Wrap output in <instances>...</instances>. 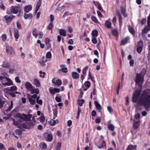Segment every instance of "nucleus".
<instances>
[{"label":"nucleus","mask_w":150,"mask_h":150,"mask_svg":"<svg viewBox=\"0 0 150 150\" xmlns=\"http://www.w3.org/2000/svg\"><path fill=\"white\" fill-rule=\"evenodd\" d=\"M141 93L140 90L136 91L133 96L132 101L135 103L138 100V104L143 105L146 110H149L150 109V91L149 90L144 91L139 99Z\"/></svg>","instance_id":"1"},{"label":"nucleus","mask_w":150,"mask_h":150,"mask_svg":"<svg viewBox=\"0 0 150 150\" xmlns=\"http://www.w3.org/2000/svg\"><path fill=\"white\" fill-rule=\"evenodd\" d=\"M146 70L145 69H142L141 73L137 74L135 82L137 83H142L144 81V77L146 73Z\"/></svg>","instance_id":"2"},{"label":"nucleus","mask_w":150,"mask_h":150,"mask_svg":"<svg viewBox=\"0 0 150 150\" xmlns=\"http://www.w3.org/2000/svg\"><path fill=\"white\" fill-rule=\"evenodd\" d=\"M0 80L3 85L6 86H10L13 85V83L10 79L9 78L1 76Z\"/></svg>","instance_id":"3"},{"label":"nucleus","mask_w":150,"mask_h":150,"mask_svg":"<svg viewBox=\"0 0 150 150\" xmlns=\"http://www.w3.org/2000/svg\"><path fill=\"white\" fill-rule=\"evenodd\" d=\"M15 117L20 118L25 121H27L31 118L32 117L31 114H21L18 113L15 115Z\"/></svg>","instance_id":"4"},{"label":"nucleus","mask_w":150,"mask_h":150,"mask_svg":"<svg viewBox=\"0 0 150 150\" xmlns=\"http://www.w3.org/2000/svg\"><path fill=\"white\" fill-rule=\"evenodd\" d=\"M9 11L7 9L6 11L7 14H10L11 13L17 14L19 11V7L17 6H12L11 7Z\"/></svg>","instance_id":"5"},{"label":"nucleus","mask_w":150,"mask_h":150,"mask_svg":"<svg viewBox=\"0 0 150 150\" xmlns=\"http://www.w3.org/2000/svg\"><path fill=\"white\" fill-rule=\"evenodd\" d=\"M6 51L7 54L10 56L12 57L15 55L14 50L13 47L11 46H6Z\"/></svg>","instance_id":"6"},{"label":"nucleus","mask_w":150,"mask_h":150,"mask_svg":"<svg viewBox=\"0 0 150 150\" xmlns=\"http://www.w3.org/2000/svg\"><path fill=\"white\" fill-rule=\"evenodd\" d=\"M147 26H145L142 30V32L143 33H146L150 30V14L147 18Z\"/></svg>","instance_id":"7"},{"label":"nucleus","mask_w":150,"mask_h":150,"mask_svg":"<svg viewBox=\"0 0 150 150\" xmlns=\"http://www.w3.org/2000/svg\"><path fill=\"white\" fill-rule=\"evenodd\" d=\"M24 85L28 91H31L34 86L29 82H26L24 83Z\"/></svg>","instance_id":"8"},{"label":"nucleus","mask_w":150,"mask_h":150,"mask_svg":"<svg viewBox=\"0 0 150 150\" xmlns=\"http://www.w3.org/2000/svg\"><path fill=\"white\" fill-rule=\"evenodd\" d=\"M17 89V88L16 86H13L9 87H7L3 89L4 92L6 93L8 91H14Z\"/></svg>","instance_id":"9"},{"label":"nucleus","mask_w":150,"mask_h":150,"mask_svg":"<svg viewBox=\"0 0 150 150\" xmlns=\"http://www.w3.org/2000/svg\"><path fill=\"white\" fill-rule=\"evenodd\" d=\"M50 93L53 95H54L56 93H59L60 92V89L58 88H53L50 87L49 89Z\"/></svg>","instance_id":"10"},{"label":"nucleus","mask_w":150,"mask_h":150,"mask_svg":"<svg viewBox=\"0 0 150 150\" xmlns=\"http://www.w3.org/2000/svg\"><path fill=\"white\" fill-rule=\"evenodd\" d=\"M33 126L32 123L30 121L25 122L23 125V127L25 128H30Z\"/></svg>","instance_id":"11"},{"label":"nucleus","mask_w":150,"mask_h":150,"mask_svg":"<svg viewBox=\"0 0 150 150\" xmlns=\"http://www.w3.org/2000/svg\"><path fill=\"white\" fill-rule=\"evenodd\" d=\"M116 14L119 17V24L120 26L121 27L122 25V17L121 15V14L119 10H117L116 11Z\"/></svg>","instance_id":"12"},{"label":"nucleus","mask_w":150,"mask_h":150,"mask_svg":"<svg viewBox=\"0 0 150 150\" xmlns=\"http://www.w3.org/2000/svg\"><path fill=\"white\" fill-rule=\"evenodd\" d=\"M143 46V42L142 41H139L138 43V46L137 49V51L138 52L140 53L141 52Z\"/></svg>","instance_id":"13"},{"label":"nucleus","mask_w":150,"mask_h":150,"mask_svg":"<svg viewBox=\"0 0 150 150\" xmlns=\"http://www.w3.org/2000/svg\"><path fill=\"white\" fill-rule=\"evenodd\" d=\"M14 18V17L13 16L6 15L3 17V18L5 19L6 22L7 23L11 21Z\"/></svg>","instance_id":"14"},{"label":"nucleus","mask_w":150,"mask_h":150,"mask_svg":"<svg viewBox=\"0 0 150 150\" xmlns=\"http://www.w3.org/2000/svg\"><path fill=\"white\" fill-rule=\"evenodd\" d=\"M32 9V6L30 5H29L25 6L24 10L25 12L28 13Z\"/></svg>","instance_id":"15"},{"label":"nucleus","mask_w":150,"mask_h":150,"mask_svg":"<svg viewBox=\"0 0 150 150\" xmlns=\"http://www.w3.org/2000/svg\"><path fill=\"white\" fill-rule=\"evenodd\" d=\"M134 123L133 126V128L134 129H137L140 126V121H137L134 120Z\"/></svg>","instance_id":"16"},{"label":"nucleus","mask_w":150,"mask_h":150,"mask_svg":"<svg viewBox=\"0 0 150 150\" xmlns=\"http://www.w3.org/2000/svg\"><path fill=\"white\" fill-rule=\"evenodd\" d=\"M14 35L16 41H18V39L20 37L19 34V32L18 31V30H14Z\"/></svg>","instance_id":"17"},{"label":"nucleus","mask_w":150,"mask_h":150,"mask_svg":"<svg viewBox=\"0 0 150 150\" xmlns=\"http://www.w3.org/2000/svg\"><path fill=\"white\" fill-rule=\"evenodd\" d=\"M23 16L24 18L26 19H31L32 18L33 16L32 13L26 14L25 13Z\"/></svg>","instance_id":"18"},{"label":"nucleus","mask_w":150,"mask_h":150,"mask_svg":"<svg viewBox=\"0 0 150 150\" xmlns=\"http://www.w3.org/2000/svg\"><path fill=\"white\" fill-rule=\"evenodd\" d=\"M94 103L97 110H101V106L100 104H99L97 101H95L94 102Z\"/></svg>","instance_id":"19"},{"label":"nucleus","mask_w":150,"mask_h":150,"mask_svg":"<svg viewBox=\"0 0 150 150\" xmlns=\"http://www.w3.org/2000/svg\"><path fill=\"white\" fill-rule=\"evenodd\" d=\"M41 3V1L40 0H39L37 3L36 8L35 9V12H37L39 8Z\"/></svg>","instance_id":"20"},{"label":"nucleus","mask_w":150,"mask_h":150,"mask_svg":"<svg viewBox=\"0 0 150 150\" xmlns=\"http://www.w3.org/2000/svg\"><path fill=\"white\" fill-rule=\"evenodd\" d=\"M111 23L109 21H106L105 23V25L107 28H111Z\"/></svg>","instance_id":"21"},{"label":"nucleus","mask_w":150,"mask_h":150,"mask_svg":"<svg viewBox=\"0 0 150 150\" xmlns=\"http://www.w3.org/2000/svg\"><path fill=\"white\" fill-rule=\"evenodd\" d=\"M30 91L32 94L35 93L36 94H38L39 93V91L37 88H34V87Z\"/></svg>","instance_id":"22"},{"label":"nucleus","mask_w":150,"mask_h":150,"mask_svg":"<svg viewBox=\"0 0 150 150\" xmlns=\"http://www.w3.org/2000/svg\"><path fill=\"white\" fill-rule=\"evenodd\" d=\"M136 146L130 145L128 146L127 150H136Z\"/></svg>","instance_id":"23"},{"label":"nucleus","mask_w":150,"mask_h":150,"mask_svg":"<svg viewBox=\"0 0 150 150\" xmlns=\"http://www.w3.org/2000/svg\"><path fill=\"white\" fill-rule=\"evenodd\" d=\"M3 67L8 68L10 66L9 64L7 61H4L2 64Z\"/></svg>","instance_id":"24"},{"label":"nucleus","mask_w":150,"mask_h":150,"mask_svg":"<svg viewBox=\"0 0 150 150\" xmlns=\"http://www.w3.org/2000/svg\"><path fill=\"white\" fill-rule=\"evenodd\" d=\"M128 29L129 32L132 35H134L135 34V31L134 29L131 26L129 25L128 27Z\"/></svg>","instance_id":"25"},{"label":"nucleus","mask_w":150,"mask_h":150,"mask_svg":"<svg viewBox=\"0 0 150 150\" xmlns=\"http://www.w3.org/2000/svg\"><path fill=\"white\" fill-rule=\"evenodd\" d=\"M121 12L122 14L123 15V16L126 17L127 16V14L125 13V8L124 7H121Z\"/></svg>","instance_id":"26"},{"label":"nucleus","mask_w":150,"mask_h":150,"mask_svg":"<svg viewBox=\"0 0 150 150\" xmlns=\"http://www.w3.org/2000/svg\"><path fill=\"white\" fill-rule=\"evenodd\" d=\"M66 31L63 29H60L59 30V34L65 36L66 35Z\"/></svg>","instance_id":"27"},{"label":"nucleus","mask_w":150,"mask_h":150,"mask_svg":"<svg viewBox=\"0 0 150 150\" xmlns=\"http://www.w3.org/2000/svg\"><path fill=\"white\" fill-rule=\"evenodd\" d=\"M73 78L74 79H77L79 78V74L76 72H73L72 74Z\"/></svg>","instance_id":"28"},{"label":"nucleus","mask_w":150,"mask_h":150,"mask_svg":"<svg viewBox=\"0 0 150 150\" xmlns=\"http://www.w3.org/2000/svg\"><path fill=\"white\" fill-rule=\"evenodd\" d=\"M30 103L32 105H34L35 104V100L31 98H28Z\"/></svg>","instance_id":"29"},{"label":"nucleus","mask_w":150,"mask_h":150,"mask_svg":"<svg viewBox=\"0 0 150 150\" xmlns=\"http://www.w3.org/2000/svg\"><path fill=\"white\" fill-rule=\"evenodd\" d=\"M128 40V38H124L121 41V45H124L125 44L127 43V42Z\"/></svg>","instance_id":"30"},{"label":"nucleus","mask_w":150,"mask_h":150,"mask_svg":"<svg viewBox=\"0 0 150 150\" xmlns=\"http://www.w3.org/2000/svg\"><path fill=\"white\" fill-rule=\"evenodd\" d=\"M34 83L35 85L37 87H39L40 86V83L39 81L37 79H34Z\"/></svg>","instance_id":"31"},{"label":"nucleus","mask_w":150,"mask_h":150,"mask_svg":"<svg viewBox=\"0 0 150 150\" xmlns=\"http://www.w3.org/2000/svg\"><path fill=\"white\" fill-rule=\"evenodd\" d=\"M92 35L93 37H97L98 35V31L96 30H93L92 32Z\"/></svg>","instance_id":"32"},{"label":"nucleus","mask_w":150,"mask_h":150,"mask_svg":"<svg viewBox=\"0 0 150 150\" xmlns=\"http://www.w3.org/2000/svg\"><path fill=\"white\" fill-rule=\"evenodd\" d=\"M84 100L83 99L78 100V104L80 106H81L83 103H84Z\"/></svg>","instance_id":"33"},{"label":"nucleus","mask_w":150,"mask_h":150,"mask_svg":"<svg viewBox=\"0 0 150 150\" xmlns=\"http://www.w3.org/2000/svg\"><path fill=\"white\" fill-rule=\"evenodd\" d=\"M108 129L111 131H113L114 130L115 127L112 124H109L108 125Z\"/></svg>","instance_id":"34"},{"label":"nucleus","mask_w":150,"mask_h":150,"mask_svg":"<svg viewBox=\"0 0 150 150\" xmlns=\"http://www.w3.org/2000/svg\"><path fill=\"white\" fill-rule=\"evenodd\" d=\"M61 96L59 95H57L55 97V99L58 102H60L61 101Z\"/></svg>","instance_id":"35"},{"label":"nucleus","mask_w":150,"mask_h":150,"mask_svg":"<svg viewBox=\"0 0 150 150\" xmlns=\"http://www.w3.org/2000/svg\"><path fill=\"white\" fill-rule=\"evenodd\" d=\"M37 30L36 29H34L33 31V35L36 38H37L38 35V34L37 33Z\"/></svg>","instance_id":"36"},{"label":"nucleus","mask_w":150,"mask_h":150,"mask_svg":"<svg viewBox=\"0 0 150 150\" xmlns=\"http://www.w3.org/2000/svg\"><path fill=\"white\" fill-rule=\"evenodd\" d=\"M60 67L62 68V71L63 72L66 73L67 72V69L66 68L64 67V65H60Z\"/></svg>","instance_id":"37"},{"label":"nucleus","mask_w":150,"mask_h":150,"mask_svg":"<svg viewBox=\"0 0 150 150\" xmlns=\"http://www.w3.org/2000/svg\"><path fill=\"white\" fill-rule=\"evenodd\" d=\"M91 19L93 22L96 23H98V21L97 20L96 18L94 16H91Z\"/></svg>","instance_id":"38"},{"label":"nucleus","mask_w":150,"mask_h":150,"mask_svg":"<svg viewBox=\"0 0 150 150\" xmlns=\"http://www.w3.org/2000/svg\"><path fill=\"white\" fill-rule=\"evenodd\" d=\"M15 132L17 135H20L22 134V131L19 129H16L15 131Z\"/></svg>","instance_id":"39"},{"label":"nucleus","mask_w":150,"mask_h":150,"mask_svg":"<svg viewBox=\"0 0 150 150\" xmlns=\"http://www.w3.org/2000/svg\"><path fill=\"white\" fill-rule=\"evenodd\" d=\"M61 143L60 142H58L56 147V150L60 149L61 148Z\"/></svg>","instance_id":"40"},{"label":"nucleus","mask_w":150,"mask_h":150,"mask_svg":"<svg viewBox=\"0 0 150 150\" xmlns=\"http://www.w3.org/2000/svg\"><path fill=\"white\" fill-rule=\"evenodd\" d=\"M52 57V54L50 52H48L46 54V57L47 59H50Z\"/></svg>","instance_id":"41"},{"label":"nucleus","mask_w":150,"mask_h":150,"mask_svg":"<svg viewBox=\"0 0 150 150\" xmlns=\"http://www.w3.org/2000/svg\"><path fill=\"white\" fill-rule=\"evenodd\" d=\"M47 61V60L45 59L44 58L43 59V61L40 63L41 65L42 66H44L45 65V62Z\"/></svg>","instance_id":"42"},{"label":"nucleus","mask_w":150,"mask_h":150,"mask_svg":"<svg viewBox=\"0 0 150 150\" xmlns=\"http://www.w3.org/2000/svg\"><path fill=\"white\" fill-rule=\"evenodd\" d=\"M28 96H28V98H31L32 99H35L37 97V96L36 94H34L32 95H27Z\"/></svg>","instance_id":"43"},{"label":"nucleus","mask_w":150,"mask_h":150,"mask_svg":"<svg viewBox=\"0 0 150 150\" xmlns=\"http://www.w3.org/2000/svg\"><path fill=\"white\" fill-rule=\"evenodd\" d=\"M135 118L137 120V121H140V115L138 113H137L135 115Z\"/></svg>","instance_id":"44"},{"label":"nucleus","mask_w":150,"mask_h":150,"mask_svg":"<svg viewBox=\"0 0 150 150\" xmlns=\"http://www.w3.org/2000/svg\"><path fill=\"white\" fill-rule=\"evenodd\" d=\"M88 68V67L87 66L85 67L82 70V73L84 75H85L86 73V71Z\"/></svg>","instance_id":"45"},{"label":"nucleus","mask_w":150,"mask_h":150,"mask_svg":"<svg viewBox=\"0 0 150 150\" xmlns=\"http://www.w3.org/2000/svg\"><path fill=\"white\" fill-rule=\"evenodd\" d=\"M112 34L115 36H117V30L114 29L112 30Z\"/></svg>","instance_id":"46"},{"label":"nucleus","mask_w":150,"mask_h":150,"mask_svg":"<svg viewBox=\"0 0 150 150\" xmlns=\"http://www.w3.org/2000/svg\"><path fill=\"white\" fill-rule=\"evenodd\" d=\"M47 140L49 141H51L52 139V137L51 134H48L47 136Z\"/></svg>","instance_id":"47"},{"label":"nucleus","mask_w":150,"mask_h":150,"mask_svg":"<svg viewBox=\"0 0 150 150\" xmlns=\"http://www.w3.org/2000/svg\"><path fill=\"white\" fill-rule=\"evenodd\" d=\"M85 86L88 87L89 88L90 87V82L88 81H86L85 83H84Z\"/></svg>","instance_id":"48"},{"label":"nucleus","mask_w":150,"mask_h":150,"mask_svg":"<svg viewBox=\"0 0 150 150\" xmlns=\"http://www.w3.org/2000/svg\"><path fill=\"white\" fill-rule=\"evenodd\" d=\"M53 22H50L48 26V28L49 30H51L53 27Z\"/></svg>","instance_id":"49"},{"label":"nucleus","mask_w":150,"mask_h":150,"mask_svg":"<svg viewBox=\"0 0 150 150\" xmlns=\"http://www.w3.org/2000/svg\"><path fill=\"white\" fill-rule=\"evenodd\" d=\"M62 81L59 79H57L56 81V84L58 86H60L62 84Z\"/></svg>","instance_id":"50"},{"label":"nucleus","mask_w":150,"mask_h":150,"mask_svg":"<svg viewBox=\"0 0 150 150\" xmlns=\"http://www.w3.org/2000/svg\"><path fill=\"white\" fill-rule=\"evenodd\" d=\"M13 106V102L12 101H11V104L10 106L9 107L8 110L10 111L11 110Z\"/></svg>","instance_id":"51"},{"label":"nucleus","mask_w":150,"mask_h":150,"mask_svg":"<svg viewBox=\"0 0 150 150\" xmlns=\"http://www.w3.org/2000/svg\"><path fill=\"white\" fill-rule=\"evenodd\" d=\"M4 103V101L2 100L0 98V108H2L3 106V104Z\"/></svg>","instance_id":"52"},{"label":"nucleus","mask_w":150,"mask_h":150,"mask_svg":"<svg viewBox=\"0 0 150 150\" xmlns=\"http://www.w3.org/2000/svg\"><path fill=\"white\" fill-rule=\"evenodd\" d=\"M12 120L13 122V124L15 125H17L19 124L18 122H16L15 120L13 119H12Z\"/></svg>","instance_id":"53"},{"label":"nucleus","mask_w":150,"mask_h":150,"mask_svg":"<svg viewBox=\"0 0 150 150\" xmlns=\"http://www.w3.org/2000/svg\"><path fill=\"white\" fill-rule=\"evenodd\" d=\"M92 42L94 44H96L97 42L96 38L95 37L93 38L92 39Z\"/></svg>","instance_id":"54"},{"label":"nucleus","mask_w":150,"mask_h":150,"mask_svg":"<svg viewBox=\"0 0 150 150\" xmlns=\"http://www.w3.org/2000/svg\"><path fill=\"white\" fill-rule=\"evenodd\" d=\"M3 41H5L6 40V35L3 34L2 35L1 37Z\"/></svg>","instance_id":"55"},{"label":"nucleus","mask_w":150,"mask_h":150,"mask_svg":"<svg viewBox=\"0 0 150 150\" xmlns=\"http://www.w3.org/2000/svg\"><path fill=\"white\" fill-rule=\"evenodd\" d=\"M50 124L52 126H53L55 124L56 121L53 120H51L50 122Z\"/></svg>","instance_id":"56"},{"label":"nucleus","mask_w":150,"mask_h":150,"mask_svg":"<svg viewBox=\"0 0 150 150\" xmlns=\"http://www.w3.org/2000/svg\"><path fill=\"white\" fill-rule=\"evenodd\" d=\"M15 80L18 83H21V81L19 79V77L18 76H17L15 78Z\"/></svg>","instance_id":"57"},{"label":"nucleus","mask_w":150,"mask_h":150,"mask_svg":"<svg viewBox=\"0 0 150 150\" xmlns=\"http://www.w3.org/2000/svg\"><path fill=\"white\" fill-rule=\"evenodd\" d=\"M0 8L4 10H5V7L4 5L2 3H0Z\"/></svg>","instance_id":"58"},{"label":"nucleus","mask_w":150,"mask_h":150,"mask_svg":"<svg viewBox=\"0 0 150 150\" xmlns=\"http://www.w3.org/2000/svg\"><path fill=\"white\" fill-rule=\"evenodd\" d=\"M41 145L42 146V148L44 149L47 148V146L46 144L44 143H41Z\"/></svg>","instance_id":"59"},{"label":"nucleus","mask_w":150,"mask_h":150,"mask_svg":"<svg viewBox=\"0 0 150 150\" xmlns=\"http://www.w3.org/2000/svg\"><path fill=\"white\" fill-rule=\"evenodd\" d=\"M39 73L40 74V77H44V76L45 75V72H42L41 71H40L39 72Z\"/></svg>","instance_id":"60"},{"label":"nucleus","mask_w":150,"mask_h":150,"mask_svg":"<svg viewBox=\"0 0 150 150\" xmlns=\"http://www.w3.org/2000/svg\"><path fill=\"white\" fill-rule=\"evenodd\" d=\"M36 102L38 104L41 105H42V101L41 99L37 100Z\"/></svg>","instance_id":"61"},{"label":"nucleus","mask_w":150,"mask_h":150,"mask_svg":"<svg viewBox=\"0 0 150 150\" xmlns=\"http://www.w3.org/2000/svg\"><path fill=\"white\" fill-rule=\"evenodd\" d=\"M45 41L46 44H48L50 41V40L48 38H46L45 39Z\"/></svg>","instance_id":"62"},{"label":"nucleus","mask_w":150,"mask_h":150,"mask_svg":"<svg viewBox=\"0 0 150 150\" xmlns=\"http://www.w3.org/2000/svg\"><path fill=\"white\" fill-rule=\"evenodd\" d=\"M134 63V60L132 59H131L129 62V64L132 67L133 66Z\"/></svg>","instance_id":"63"},{"label":"nucleus","mask_w":150,"mask_h":150,"mask_svg":"<svg viewBox=\"0 0 150 150\" xmlns=\"http://www.w3.org/2000/svg\"><path fill=\"white\" fill-rule=\"evenodd\" d=\"M107 108L108 110L110 112H112V111L113 110L112 108L111 107L109 106H108L107 107Z\"/></svg>","instance_id":"64"}]
</instances>
